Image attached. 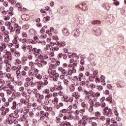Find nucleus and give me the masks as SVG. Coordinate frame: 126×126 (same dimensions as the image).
<instances>
[{"label": "nucleus", "mask_w": 126, "mask_h": 126, "mask_svg": "<svg viewBox=\"0 0 126 126\" xmlns=\"http://www.w3.org/2000/svg\"><path fill=\"white\" fill-rule=\"evenodd\" d=\"M47 59L48 57L46 55L43 56L42 59L39 60L38 63H36V64L39 67H43L44 65H46V64H47V63L45 60H47Z\"/></svg>", "instance_id": "nucleus-1"}, {"label": "nucleus", "mask_w": 126, "mask_h": 126, "mask_svg": "<svg viewBox=\"0 0 126 126\" xmlns=\"http://www.w3.org/2000/svg\"><path fill=\"white\" fill-rule=\"evenodd\" d=\"M39 114L40 115L39 118L40 121H44L45 120V118H46V120H49V118L48 117L50 114L48 111H46L45 112V111L41 110Z\"/></svg>", "instance_id": "nucleus-2"}, {"label": "nucleus", "mask_w": 126, "mask_h": 126, "mask_svg": "<svg viewBox=\"0 0 126 126\" xmlns=\"http://www.w3.org/2000/svg\"><path fill=\"white\" fill-rule=\"evenodd\" d=\"M41 54H43V51L41 49L33 47L30 55H34L35 57H38Z\"/></svg>", "instance_id": "nucleus-3"}, {"label": "nucleus", "mask_w": 126, "mask_h": 126, "mask_svg": "<svg viewBox=\"0 0 126 126\" xmlns=\"http://www.w3.org/2000/svg\"><path fill=\"white\" fill-rule=\"evenodd\" d=\"M39 73V70L37 68H32V70H30L28 72V75L32 77L36 76V74Z\"/></svg>", "instance_id": "nucleus-4"}, {"label": "nucleus", "mask_w": 126, "mask_h": 126, "mask_svg": "<svg viewBox=\"0 0 126 126\" xmlns=\"http://www.w3.org/2000/svg\"><path fill=\"white\" fill-rule=\"evenodd\" d=\"M62 90H63L62 86H58L57 85H55L50 88V91L53 93H54V92H57V91H61Z\"/></svg>", "instance_id": "nucleus-5"}, {"label": "nucleus", "mask_w": 126, "mask_h": 126, "mask_svg": "<svg viewBox=\"0 0 126 126\" xmlns=\"http://www.w3.org/2000/svg\"><path fill=\"white\" fill-rule=\"evenodd\" d=\"M103 114L107 117H113L114 116V114L112 112V109L108 108V107H106L105 109H104Z\"/></svg>", "instance_id": "nucleus-6"}, {"label": "nucleus", "mask_w": 126, "mask_h": 126, "mask_svg": "<svg viewBox=\"0 0 126 126\" xmlns=\"http://www.w3.org/2000/svg\"><path fill=\"white\" fill-rule=\"evenodd\" d=\"M2 90H3V91H5L7 95H11L13 93V92L10 90L8 87H5L4 85L0 86V91H1Z\"/></svg>", "instance_id": "nucleus-7"}, {"label": "nucleus", "mask_w": 126, "mask_h": 126, "mask_svg": "<svg viewBox=\"0 0 126 126\" xmlns=\"http://www.w3.org/2000/svg\"><path fill=\"white\" fill-rule=\"evenodd\" d=\"M1 111H2L1 115L3 116H5L6 115V113H8L9 112V108L6 107L2 106L0 108Z\"/></svg>", "instance_id": "nucleus-8"}, {"label": "nucleus", "mask_w": 126, "mask_h": 126, "mask_svg": "<svg viewBox=\"0 0 126 126\" xmlns=\"http://www.w3.org/2000/svg\"><path fill=\"white\" fill-rule=\"evenodd\" d=\"M22 68V66L21 65H20L19 66H13L11 68V70H12V71H16V73H17L18 71H20V69Z\"/></svg>", "instance_id": "nucleus-9"}, {"label": "nucleus", "mask_w": 126, "mask_h": 126, "mask_svg": "<svg viewBox=\"0 0 126 126\" xmlns=\"http://www.w3.org/2000/svg\"><path fill=\"white\" fill-rule=\"evenodd\" d=\"M4 57H5L8 61H11L12 60V55L11 52L10 51H7L5 52V55H4Z\"/></svg>", "instance_id": "nucleus-10"}, {"label": "nucleus", "mask_w": 126, "mask_h": 126, "mask_svg": "<svg viewBox=\"0 0 126 126\" xmlns=\"http://www.w3.org/2000/svg\"><path fill=\"white\" fill-rule=\"evenodd\" d=\"M58 70L63 75H65L67 74V70H66L65 68H63V67H59Z\"/></svg>", "instance_id": "nucleus-11"}, {"label": "nucleus", "mask_w": 126, "mask_h": 126, "mask_svg": "<svg viewBox=\"0 0 126 126\" xmlns=\"http://www.w3.org/2000/svg\"><path fill=\"white\" fill-rule=\"evenodd\" d=\"M44 86H47L49 84V80L50 78L47 76H44L43 78Z\"/></svg>", "instance_id": "nucleus-12"}, {"label": "nucleus", "mask_w": 126, "mask_h": 126, "mask_svg": "<svg viewBox=\"0 0 126 126\" xmlns=\"http://www.w3.org/2000/svg\"><path fill=\"white\" fill-rule=\"evenodd\" d=\"M73 119V116L70 115V113L69 112V114L67 115H64L63 117V120L65 121L66 120H72Z\"/></svg>", "instance_id": "nucleus-13"}, {"label": "nucleus", "mask_w": 126, "mask_h": 126, "mask_svg": "<svg viewBox=\"0 0 126 126\" xmlns=\"http://www.w3.org/2000/svg\"><path fill=\"white\" fill-rule=\"evenodd\" d=\"M57 71L56 70H53V69H48V73L49 74L50 77H53L55 75V73H56Z\"/></svg>", "instance_id": "nucleus-14"}, {"label": "nucleus", "mask_w": 126, "mask_h": 126, "mask_svg": "<svg viewBox=\"0 0 126 126\" xmlns=\"http://www.w3.org/2000/svg\"><path fill=\"white\" fill-rule=\"evenodd\" d=\"M82 77H83V74L82 73H80L79 75L78 76H75L74 77V78L76 79L77 81H81L82 80Z\"/></svg>", "instance_id": "nucleus-15"}, {"label": "nucleus", "mask_w": 126, "mask_h": 126, "mask_svg": "<svg viewBox=\"0 0 126 126\" xmlns=\"http://www.w3.org/2000/svg\"><path fill=\"white\" fill-rule=\"evenodd\" d=\"M29 15L27 14H24L21 16L22 19L25 21H28L29 20Z\"/></svg>", "instance_id": "nucleus-16"}, {"label": "nucleus", "mask_w": 126, "mask_h": 126, "mask_svg": "<svg viewBox=\"0 0 126 126\" xmlns=\"http://www.w3.org/2000/svg\"><path fill=\"white\" fill-rule=\"evenodd\" d=\"M72 97H74L75 99H77V100H78L79 98H80V94H78V92H74L72 94Z\"/></svg>", "instance_id": "nucleus-17"}, {"label": "nucleus", "mask_w": 126, "mask_h": 126, "mask_svg": "<svg viewBox=\"0 0 126 126\" xmlns=\"http://www.w3.org/2000/svg\"><path fill=\"white\" fill-rule=\"evenodd\" d=\"M5 87H8V89H10V90H11L12 91H15L14 90L15 88H14V86L11 85L10 83H8L7 85L6 84L5 86H4Z\"/></svg>", "instance_id": "nucleus-18"}, {"label": "nucleus", "mask_w": 126, "mask_h": 126, "mask_svg": "<svg viewBox=\"0 0 126 126\" xmlns=\"http://www.w3.org/2000/svg\"><path fill=\"white\" fill-rule=\"evenodd\" d=\"M80 8H81V9H82V10H87V5H86L85 3L80 4Z\"/></svg>", "instance_id": "nucleus-19"}, {"label": "nucleus", "mask_w": 126, "mask_h": 126, "mask_svg": "<svg viewBox=\"0 0 126 126\" xmlns=\"http://www.w3.org/2000/svg\"><path fill=\"white\" fill-rule=\"evenodd\" d=\"M9 117L12 119V120H14L17 119L18 117H19V115L18 114H16L14 113H11L9 115Z\"/></svg>", "instance_id": "nucleus-20"}, {"label": "nucleus", "mask_w": 126, "mask_h": 126, "mask_svg": "<svg viewBox=\"0 0 126 126\" xmlns=\"http://www.w3.org/2000/svg\"><path fill=\"white\" fill-rule=\"evenodd\" d=\"M18 103H16V101H13L12 103V106L11 107V109L12 110H15L17 109L18 107Z\"/></svg>", "instance_id": "nucleus-21"}, {"label": "nucleus", "mask_w": 126, "mask_h": 126, "mask_svg": "<svg viewBox=\"0 0 126 126\" xmlns=\"http://www.w3.org/2000/svg\"><path fill=\"white\" fill-rule=\"evenodd\" d=\"M18 35H17V34L15 35L14 36V39L12 41L13 44L16 45V44L18 43Z\"/></svg>", "instance_id": "nucleus-22"}, {"label": "nucleus", "mask_w": 126, "mask_h": 126, "mask_svg": "<svg viewBox=\"0 0 126 126\" xmlns=\"http://www.w3.org/2000/svg\"><path fill=\"white\" fill-rule=\"evenodd\" d=\"M52 98H53L52 94H48L45 96V99L46 101H49Z\"/></svg>", "instance_id": "nucleus-23"}, {"label": "nucleus", "mask_w": 126, "mask_h": 126, "mask_svg": "<svg viewBox=\"0 0 126 126\" xmlns=\"http://www.w3.org/2000/svg\"><path fill=\"white\" fill-rule=\"evenodd\" d=\"M88 120H80L79 121V124H81V126H85L87 125Z\"/></svg>", "instance_id": "nucleus-24"}, {"label": "nucleus", "mask_w": 126, "mask_h": 126, "mask_svg": "<svg viewBox=\"0 0 126 126\" xmlns=\"http://www.w3.org/2000/svg\"><path fill=\"white\" fill-rule=\"evenodd\" d=\"M79 23L80 24H84V16H81L79 17Z\"/></svg>", "instance_id": "nucleus-25"}, {"label": "nucleus", "mask_w": 126, "mask_h": 126, "mask_svg": "<svg viewBox=\"0 0 126 126\" xmlns=\"http://www.w3.org/2000/svg\"><path fill=\"white\" fill-rule=\"evenodd\" d=\"M27 49L29 51V54L30 55L31 54V52H32V50L33 49V46L30 44L27 45Z\"/></svg>", "instance_id": "nucleus-26"}, {"label": "nucleus", "mask_w": 126, "mask_h": 126, "mask_svg": "<svg viewBox=\"0 0 126 126\" xmlns=\"http://www.w3.org/2000/svg\"><path fill=\"white\" fill-rule=\"evenodd\" d=\"M60 113H62V114H64V115H68L69 111H68L67 109H63L60 111Z\"/></svg>", "instance_id": "nucleus-27"}, {"label": "nucleus", "mask_w": 126, "mask_h": 126, "mask_svg": "<svg viewBox=\"0 0 126 126\" xmlns=\"http://www.w3.org/2000/svg\"><path fill=\"white\" fill-rule=\"evenodd\" d=\"M106 123H105V124L106 125V126H110V125L113 124V122H112V120L110 118H106Z\"/></svg>", "instance_id": "nucleus-28"}, {"label": "nucleus", "mask_w": 126, "mask_h": 126, "mask_svg": "<svg viewBox=\"0 0 126 126\" xmlns=\"http://www.w3.org/2000/svg\"><path fill=\"white\" fill-rule=\"evenodd\" d=\"M8 29L10 30V33H12V32H14L15 31V29L13 26L9 25L8 26Z\"/></svg>", "instance_id": "nucleus-29"}, {"label": "nucleus", "mask_w": 126, "mask_h": 126, "mask_svg": "<svg viewBox=\"0 0 126 126\" xmlns=\"http://www.w3.org/2000/svg\"><path fill=\"white\" fill-rule=\"evenodd\" d=\"M94 31H95V33L100 34V33L102 32V30L99 27H95L94 29Z\"/></svg>", "instance_id": "nucleus-30"}, {"label": "nucleus", "mask_w": 126, "mask_h": 126, "mask_svg": "<svg viewBox=\"0 0 126 126\" xmlns=\"http://www.w3.org/2000/svg\"><path fill=\"white\" fill-rule=\"evenodd\" d=\"M63 35H64V36H68V35H69L68 30H67V29H63Z\"/></svg>", "instance_id": "nucleus-31"}, {"label": "nucleus", "mask_w": 126, "mask_h": 126, "mask_svg": "<svg viewBox=\"0 0 126 126\" xmlns=\"http://www.w3.org/2000/svg\"><path fill=\"white\" fill-rule=\"evenodd\" d=\"M72 35L74 36V37H78L79 35V33L77 30H74L72 32Z\"/></svg>", "instance_id": "nucleus-32"}, {"label": "nucleus", "mask_w": 126, "mask_h": 126, "mask_svg": "<svg viewBox=\"0 0 126 126\" xmlns=\"http://www.w3.org/2000/svg\"><path fill=\"white\" fill-rule=\"evenodd\" d=\"M15 34L17 35H19L21 32V27H18L17 29H15Z\"/></svg>", "instance_id": "nucleus-33"}, {"label": "nucleus", "mask_w": 126, "mask_h": 126, "mask_svg": "<svg viewBox=\"0 0 126 126\" xmlns=\"http://www.w3.org/2000/svg\"><path fill=\"white\" fill-rule=\"evenodd\" d=\"M29 85L31 87H34L36 85H38V83L36 82H33V81H32L31 82L29 83Z\"/></svg>", "instance_id": "nucleus-34"}, {"label": "nucleus", "mask_w": 126, "mask_h": 126, "mask_svg": "<svg viewBox=\"0 0 126 126\" xmlns=\"http://www.w3.org/2000/svg\"><path fill=\"white\" fill-rule=\"evenodd\" d=\"M48 69H57V64H50Z\"/></svg>", "instance_id": "nucleus-35"}, {"label": "nucleus", "mask_w": 126, "mask_h": 126, "mask_svg": "<svg viewBox=\"0 0 126 126\" xmlns=\"http://www.w3.org/2000/svg\"><path fill=\"white\" fill-rule=\"evenodd\" d=\"M22 49L24 52H27V45H26V43H24L22 45Z\"/></svg>", "instance_id": "nucleus-36"}, {"label": "nucleus", "mask_w": 126, "mask_h": 126, "mask_svg": "<svg viewBox=\"0 0 126 126\" xmlns=\"http://www.w3.org/2000/svg\"><path fill=\"white\" fill-rule=\"evenodd\" d=\"M31 78H32V79H31ZM33 79H34V78H33V77H32V78L27 77L25 79V80L27 82V83L29 84L30 82H31L32 81H33Z\"/></svg>", "instance_id": "nucleus-37"}, {"label": "nucleus", "mask_w": 126, "mask_h": 126, "mask_svg": "<svg viewBox=\"0 0 126 126\" xmlns=\"http://www.w3.org/2000/svg\"><path fill=\"white\" fill-rule=\"evenodd\" d=\"M92 24L93 25L95 24H97L98 25L101 24V21L98 20H94L92 22Z\"/></svg>", "instance_id": "nucleus-38"}, {"label": "nucleus", "mask_w": 126, "mask_h": 126, "mask_svg": "<svg viewBox=\"0 0 126 126\" xmlns=\"http://www.w3.org/2000/svg\"><path fill=\"white\" fill-rule=\"evenodd\" d=\"M4 41L5 43H8L10 41L9 35H7L4 37Z\"/></svg>", "instance_id": "nucleus-39"}, {"label": "nucleus", "mask_w": 126, "mask_h": 126, "mask_svg": "<svg viewBox=\"0 0 126 126\" xmlns=\"http://www.w3.org/2000/svg\"><path fill=\"white\" fill-rule=\"evenodd\" d=\"M75 90V87H74L73 85H71L69 87V91H70V92H74Z\"/></svg>", "instance_id": "nucleus-40"}, {"label": "nucleus", "mask_w": 126, "mask_h": 126, "mask_svg": "<svg viewBox=\"0 0 126 126\" xmlns=\"http://www.w3.org/2000/svg\"><path fill=\"white\" fill-rule=\"evenodd\" d=\"M63 101H64L66 103L68 102V99L69 97H68L67 95H63Z\"/></svg>", "instance_id": "nucleus-41"}, {"label": "nucleus", "mask_w": 126, "mask_h": 126, "mask_svg": "<svg viewBox=\"0 0 126 126\" xmlns=\"http://www.w3.org/2000/svg\"><path fill=\"white\" fill-rule=\"evenodd\" d=\"M0 95L1 96V99L2 102H5V98H4V94L3 93H1Z\"/></svg>", "instance_id": "nucleus-42"}, {"label": "nucleus", "mask_w": 126, "mask_h": 126, "mask_svg": "<svg viewBox=\"0 0 126 126\" xmlns=\"http://www.w3.org/2000/svg\"><path fill=\"white\" fill-rule=\"evenodd\" d=\"M81 106L83 107V108H84V109H88V104H86V103L85 102L82 103Z\"/></svg>", "instance_id": "nucleus-43"}, {"label": "nucleus", "mask_w": 126, "mask_h": 126, "mask_svg": "<svg viewBox=\"0 0 126 126\" xmlns=\"http://www.w3.org/2000/svg\"><path fill=\"white\" fill-rule=\"evenodd\" d=\"M20 73H21L20 71H18L17 73H16V74L17 75V78L18 79H20V78H21V75H20Z\"/></svg>", "instance_id": "nucleus-44"}, {"label": "nucleus", "mask_w": 126, "mask_h": 126, "mask_svg": "<svg viewBox=\"0 0 126 126\" xmlns=\"http://www.w3.org/2000/svg\"><path fill=\"white\" fill-rule=\"evenodd\" d=\"M94 116L96 117V119H98V118H100L101 117V113L99 111H96L94 113Z\"/></svg>", "instance_id": "nucleus-45"}, {"label": "nucleus", "mask_w": 126, "mask_h": 126, "mask_svg": "<svg viewBox=\"0 0 126 126\" xmlns=\"http://www.w3.org/2000/svg\"><path fill=\"white\" fill-rule=\"evenodd\" d=\"M100 93L96 92V93L94 94V95H93V98H94L95 97L96 98H98V97H100Z\"/></svg>", "instance_id": "nucleus-46"}, {"label": "nucleus", "mask_w": 126, "mask_h": 126, "mask_svg": "<svg viewBox=\"0 0 126 126\" xmlns=\"http://www.w3.org/2000/svg\"><path fill=\"white\" fill-rule=\"evenodd\" d=\"M63 82L64 84V85H66V86H68L69 85V81H68V80L67 79H64L63 80Z\"/></svg>", "instance_id": "nucleus-47"}, {"label": "nucleus", "mask_w": 126, "mask_h": 126, "mask_svg": "<svg viewBox=\"0 0 126 126\" xmlns=\"http://www.w3.org/2000/svg\"><path fill=\"white\" fill-rule=\"evenodd\" d=\"M88 102L90 104V106L94 107V101L93 100V99L89 100Z\"/></svg>", "instance_id": "nucleus-48"}, {"label": "nucleus", "mask_w": 126, "mask_h": 126, "mask_svg": "<svg viewBox=\"0 0 126 126\" xmlns=\"http://www.w3.org/2000/svg\"><path fill=\"white\" fill-rule=\"evenodd\" d=\"M59 102V98L55 97L54 98V99L52 100V103L53 104H55V103H58Z\"/></svg>", "instance_id": "nucleus-49"}, {"label": "nucleus", "mask_w": 126, "mask_h": 126, "mask_svg": "<svg viewBox=\"0 0 126 126\" xmlns=\"http://www.w3.org/2000/svg\"><path fill=\"white\" fill-rule=\"evenodd\" d=\"M27 41V39L26 38H20L19 39V41L21 42L23 44H26V42Z\"/></svg>", "instance_id": "nucleus-50"}, {"label": "nucleus", "mask_w": 126, "mask_h": 126, "mask_svg": "<svg viewBox=\"0 0 126 126\" xmlns=\"http://www.w3.org/2000/svg\"><path fill=\"white\" fill-rule=\"evenodd\" d=\"M34 77H36L37 79H38V80H41L42 79V75L40 74H38L37 75L36 74V76H34Z\"/></svg>", "instance_id": "nucleus-51"}, {"label": "nucleus", "mask_w": 126, "mask_h": 126, "mask_svg": "<svg viewBox=\"0 0 126 126\" xmlns=\"http://www.w3.org/2000/svg\"><path fill=\"white\" fill-rule=\"evenodd\" d=\"M85 98L86 100H88V101L89 100H92V96L91 95H85Z\"/></svg>", "instance_id": "nucleus-52"}, {"label": "nucleus", "mask_w": 126, "mask_h": 126, "mask_svg": "<svg viewBox=\"0 0 126 126\" xmlns=\"http://www.w3.org/2000/svg\"><path fill=\"white\" fill-rule=\"evenodd\" d=\"M21 103H22L23 104H24L25 105H27V104H28V102L24 98L21 99Z\"/></svg>", "instance_id": "nucleus-53"}, {"label": "nucleus", "mask_w": 126, "mask_h": 126, "mask_svg": "<svg viewBox=\"0 0 126 126\" xmlns=\"http://www.w3.org/2000/svg\"><path fill=\"white\" fill-rule=\"evenodd\" d=\"M72 58H75V60H78L79 59V56H77L76 53L72 54Z\"/></svg>", "instance_id": "nucleus-54"}, {"label": "nucleus", "mask_w": 126, "mask_h": 126, "mask_svg": "<svg viewBox=\"0 0 126 126\" xmlns=\"http://www.w3.org/2000/svg\"><path fill=\"white\" fill-rule=\"evenodd\" d=\"M64 126H71V123L67 121H64Z\"/></svg>", "instance_id": "nucleus-55"}, {"label": "nucleus", "mask_w": 126, "mask_h": 126, "mask_svg": "<svg viewBox=\"0 0 126 126\" xmlns=\"http://www.w3.org/2000/svg\"><path fill=\"white\" fill-rule=\"evenodd\" d=\"M69 108H73V109H77V104L76 103H73V106L72 105H70Z\"/></svg>", "instance_id": "nucleus-56"}, {"label": "nucleus", "mask_w": 126, "mask_h": 126, "mask_svg": "<svg viewBox=\"0 0 126 126\" xmlns=\"http://www.w3.org/2000/svg\"><path fill=\"white\" fill-rule=\"evenodd\" d=\"M33 40H34L37 43H41V42H40V40H39V38H38V36L36 35H34L33 36Z\"/></svg>", "instance_id": "nucleus-57"}, {"label": "nucleus", "mask_w": 126, "mask_h": 126, "mask_svg": "<svg viewBox=\"0 0 126 126\" xmlns=\"http://www.w3.org/2000/svg\"><path fill=\"white\" fill-rule=\"evenodd\" d=\"M3 42V34L2 33H0V43Z\"/></svg>", "instance_id": "nucleus-58"}, {"label": "nucleus", "mask_w": 126, "mask_h": 126, "mask_svg": "<svg viewBox=\"0 0 126 126\" xmlns=\"http://www.w3.org/2000/svg\"><path fill=\"white\" fill-rule=\"evenodd\" d=\"M8 124L9 125H12V124H13V119H12L11 118V117H9V116H8Z\"/></svg>", "instance_id": "nucleus-59"}, {"label": "nucleus", "mask_w": 126, "mask_h": 126, "mask_svg": "<svg viewBox=\"0 0 126 126\" xmlns=\"http://www.w3.org/2000/svg\"><path fill=\"white\" fill-rule=\"evenodd\" d=\"M36 83H37V84H39L42 87H44V82H43V81H39L36 82Z\"/></svg>", "instance_id": "nucleus-60"}, {"label": "nucleus", "mask_w": 126, "mask_h": 126, "mask_svg": "<svg viewBox=\"0 0 126 126\" xmlns=\"http://www.w3.org/2000/svg\"><path fill=\"white\" fill-rule=\"evenodd\" d=\"M66 45L65 42L62 41L59 43V47H64Z\"/></svg>", "instance_id": "nucleus-61"}, {"label": "nucleus", "mask_w": 126, "mask_h": 126, "mask_svg": "<svg viewBox=\"0 0 126 126\" xmlns=\"http://www.w3.org/2000/svg\"><path fill=\"white\" fill-rule=\"evenodd\" d=\"M56 123L57 124H61V123H62V119L56 117Z\"/></svg>", "instance_id": "nucleus-62"}, {"label": "nucleus", "mask_w": 126, "mask_h": 126, "mask_svg": "<svg viewBox=\"0 0 126 126\" xmlns=\"http://www.w3.org/2000/svg\"><path fill=\"white\" fill-rule=\"evenodd\" d=\"M38 92V90H37V89L35 88L33 89V90H32V93L33 94H34V95H35V94H36V93H37Z\"/></svg>", "instance_id": "nucleus-63"}, {"label": "nucleus", "mask_w": 126, "mask_h": 126, "mask_svg": "<svg viewBox=\"0 0 126 126\" xmlns=\"http://www.w3.org/2000/svg\"><path fill=\"white\" fill-rule=\"evenodd\" d=\"M0 47L4 49H6L7 45H6V44L5 43H2Z\"/></svg>", "instance_id": "nucleus-64"}]
</instances>
